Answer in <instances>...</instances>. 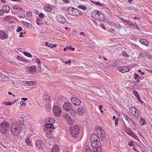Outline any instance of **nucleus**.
I'll return each mask as SVG.
<instances>
[{
  "instance_id": "1",
  "label": "nucleus",
  "mask_w": 152,
  "mask_h": 152,
  "mask_svg": "<svg viewBox=\"0 0 152 152\" xmlns=\"http://www.w3.org/2000/svg\"><path fill=\"white\" fill-rule=\"evenodd\" d=\"M21 130L20 126L18 123H13L10 127L11 133L13 135L17 136L20 133Z\"/></svg>"
},
{
  "instance_id": "2",
  "label": "nucleus",
  "mask_w": 152,
  "mask_h": 152,
  "mask_svg": "<svg viewBox=\"0 0 152 152\" xmlns=\"http://www.w3.org/2000/svg\"><path fill=\"white\" fill-rule=\"evenodd\" d=\"M90 141L92 147H95L100 145V139L97 134H94L91 135Z\"/></svg>"
},
{
  "instance_id": "3",
  "label": "nucleus",
  "mask_w": 152,
  "mask_h": 152,
  "mask_svg": "<svg viewBox=\"0 0 152 152\" xmlns=\"http://www.w3.org/2000/svg\"><path fill=\"white\" fill-rule=\"evenodd\" d=\"M9 127V124L4 121L0 125V131L1 133L5 134L8 131Z\"/></svg>"
},
{
  "instance_id": "4",
  "label": "nucleus",
  "mask_w": 152,
  "mask_h": 152,
  "mask_svg": "<svg viewBox=\"0 0 152 152\" xmlns=\"http://www.w3.org/2000/svg\"><path fill=\"white\" fill-rule=\"evenodd\" d=\"M70 133L73 137H77L79 136V128L77 125L70 127Z\"/></svg>"
},
{
  "instance_id": "5",
  "label": "nucleus",
  "mask_w": 152,
  "mask_h": 152,
  "mask_svg": "<svg viewBox=\"0 0 152 152\" xmlns=\"http://www.w3.org/2000/svg\"><path fill=\"white\" fill-rule=\"evenodd\" d=\"M53 112L56 116L58 117L60 116L61 113V110L58 106H54L53 107Z\"/></svg>"
},
{
  "instance_id": "6",
  "label": "nucleus",
  "mask_w": 152,
  "mask_h": 152,
  "mask_svg": "<svg viewBox=\"0 0 152 152\" xmlns=\"http://www.w3.org/2000/svg\"><path fill=\"white\" fill-rule=\"evenodd\" d=\"M73 106V105L71 103L68 102H66L64 103L63 105V107L64 110L69 112L71 110H72Z\"/></svg>"
},
{
  "instance_id": "7",
  "label": "nucleus",
  "mask_w": 152,
  "mask_h": 152,
  "mask_svg": "<svg viewBox=\"0 0 152 152\" xmlns=\"http://www.w3.org/2000/svg\"><path fill=\"white\" fill-rule=\"evenodd\" d=\"M67 12L69 15L73 16H77L78 12V10L72 7H69Z\"/></svg>"
},
{
  "instance_id": "8",
  "label": "nucleus",
  "mask_w": 152,
  "mask_h": 152,
  "mask_svg": "<svg viewBox=\"0 0 152 152\" xmlns=\"http://www.w3.org/2000/svg\"><path fill=\"white\" fill-rule=\"evenodd\" d=\"M71 100L72 103L75 105H80L81 103L80 100L76 98L72 97Z\"/></svg>"
},
{
  "instance_id": "9",
  "label": "nucleus",
  "mask_w": 152,
  "mask_h": 152,
  "mask_svg": "<svg viewBox=\"0 0 152 152\" xmlns=\"http://www.w3.org/2000/svg\"><path fill=\"white\" fill-rule=\"evenodd\" d=\"M64 118L66 119L67 123L70 125L72 124L74 122V120L71 118L69 115L67 114H65L64 116Z\"/></svg>"
},
{
  "instance_id": "10",
  "label": "nucleus",
  "mask_w": 152,
  "mask_h": 152,
  "mask_svg": "<svg viewBox=\"0 0 152 152\" xmlns=\"http://www.w3.org/2000/svg\"><path fill=\"white\" fill-rule=\"evenodd\" d=\"M101 143L100 145H98L95 147H92V151L93 152H101L102 151V148L101 146Z\"/></svg>"
},
{
  "instance_id": "11",
  "label": "nucleus",
  "mask_w": 152,
  "mask_h": 152,
  "mask_svg": "<svg viewBox=\"0 0 152 152\" xmlns=\"http://www.w3.org/2000/svg\"><path fill=\"white\" fill-rule=\"evenodd\" d=\"M101 14V12L98 10L95 11L92 14V16L95 19L98 20L99 19V14Z\"/></svg>"
},
{
  "instance_id": "12",
  "label": "nucleus",
  "mask_w": 152,
  "mask_h": 152,
  "mask_svg": "<svg viewBox=\"0 0 152 152\" xmlns=\"http://www.w3.org/2000/svg\"><path fill=\"white\" fill-rule=\"evenodd\" d=\"M57 19L58 21L61 23H65L66 21L63 15H58L57 17Z\"/></svg>"
},
{
  "instance_id": "13",
  "label": "nucleus",
  "mask_w": 152,
  "mask_h": 152,
  "mask_svg": "<svg viewBox=\"0 0 152 152\" xmlns=\"http://www.w3.org/2000/svg\"><path fill=\"white\" fill-rule=\"evenodd\" d=\"M35 145L38 148L41 149L43 147V143L42 140H37L36 141Z\"/></svg>"
},
{
  "instance_id": "14",
  "label": "nucleus",
  "mask_w": 152,
  "mask_h": 152,
  "mask_svg": "<svg viewBox=\"0 0 152 152\" xmlns=\"http://www.w3.org/2000/svg\"><path fill=\"white\" fill-rule=\"evenodd\" d=\"M78 110L79 114L80 115H82L85 113L86 109L84 107H80L78 108Z\"/></svg>"
},
{
  "instance_id": "15",
  "label": "nucleus",
  "mask_w": 152,
  "mask_h": 152,
  "mask_svg": "<svg viewBox=\"0 0 152 152\" xmlns=\"http://www.w3.org/2000/svg\"><path fill=\"white\" fill-rule=\"evenodd\" d=\"M118 69L122 73H124L125 72H127L129 71V68L126 66H121L119 67Z\"/></svg>"
},
{
  "instance_id": "16",
  "label": "nucleus",
  "mask_w": 152,
  "mask_h": 152,
  "mask_svg": "<svg viewBox=\"0 0 152 152\" xmlns=\"http://www.w3.org/2000/svg\"><path fill=\"white\" fill-rule=\"evenodd\" d=\"M7 38V34L2 30L0 31V38L2 39H6Z\"/></svg>"
},
{
  "instance_id": "17",
  "label": "nucleus",
  "mask_w": 152,
  "mask_h": 152,
  "mask_svg": "<svg viewBox=\"0 0 152 152\" xmlns=\"http://www.w3.org/2000/svg\"><path fill=\"white\" fill-rule=\"evenodd\" d=\"M8 77L0 73V81L4 82L8 80Z\"/></svg>"
},
{
  "instance_id": "18",
  "label": "nucleus",
  "mask_w": 152,
  "mask_h": 152,
  "mask_svg": "<svg viewBox=\"0 0 152 152\" xmlns=\"http://www.w3.org/2000/svg\"><path fill=\"white\" fill-rule=\"evenodd\" d=\"M46 129H54V127L53 124L51 123H47L45 125Z\"/></svg>"
},
{
  "instance_id": "19",
  "label": "nucleus",
  "mask_w": 152,
  "mask_h": 152,
  "mask_svg": "<svg viewBox=\"0 0 152 152\" xmlns=\"http://www.w3.org/2000/svg\"><path fill=\"white\" fill-rule=\"evenodd\" d=\"M43 98L47 103H50V99L48 95H45L43 96Z\"/></svg>"
},
{
  "instance_id": "20",
  "label": "nucleus",
  "mask_w": 152,
  "mask_h": 152,
  "mask_svg": "<svg viewBox=\"0 0 152 152\" xmlns=\"http://www.w3.org/2000/svg\"><path fill=\"white\" fill-rule=\"evenodd\" d=\"M2 10L5 12H8L10 10V7L7 6H4L2 8Z\"/></svg>"
},
{
  "instance_id": "21",
  "label": "nucleus",
  "mask_w": 152,
  "mask_h": 152,
  "mask_svg": "<svg viewBox=\"0 0 152 152\" xmlns=\"http://www.w3.org/2000/svg\"><path fill=\"white\" fill-rule=\"evenodd\" d=\"M45 9L46 11L50 12L52 10V8L49 4L46 5L45 7Z\"/></svg>"
},
{
  "instance_id": "22",
  "label": "nucleus",
  "mask_w": 152,
  "mask_h": 152,
  "mask_svg": "<svg viewBox=\"0 0 152 152\" xmlns=\"http://www.w3.org/2000/svg\"><path fill=\"white\" fill-rule=\"evenodd\" d=\"M58 148L57 145H55L52 148L51 152H59Z\"/></svg>"
},
{
  "instance_id": "23",
  "label": "nucleus",
  "mask_w": 152,
  "mask_h": 152,
  "mask_svg": "<svg viewBox=\"0 0 152 152\" xmlns=\"http://www.w3.org/2000/svg\"><path fill=\"white\" fill-rule=\"evenodd\" d=\"M140 42L141 43L146 46L148 45V41L145 39H140Z\"/></svg>"
},
{
  "instance_id": "24",
  "label": "nucleus",
  "mask_w": 152,
  "mask_h": 152,
  "mask_svg": "<svg viewBox=\"0 0 152 152\" xmlns=\"http://www.w3.org/2000/svg\"><path fill=\"white\" fill-rule=\"evenodd\" d=\"M134 117L138 120L139 121L140 120V114H139V110H138L136 111L135 113H134Z\"/></svg>"
},
{
  "instance_id": "25",
  "label": "nucleus",
  "mask_w": 152,
  "mask_h": 152,
  "mask_svg": "<svg viewBox=\"0 0 152 152\" xmlns=\"http://www.w3.org/2000/svg\"><path fill=\"white\" fill-rule=\"evenodd\" d=\"M28 68L29 69H30L31 73L34 72L36 71V67L35 66L30 67H28Z\"/></svg>"
},
{
  "instance_id": "26",
  "label": "nucleus",
  "mask_w": 152,
  "mask_h": 152,
  "mask_svg": "<svg viewBox=\"0 0 152 152\" xmlns=\"http://www.w3.org/2000/svg\"><path fill=\"white\" fill-rule=\"evenodd\" d=\"M137 110L134 107H131L129 108L130 112L132 115H134L133 113H135Z\"/></svg>"
},
{
  "instance_id": "27",
  "label": "nucleus",
  "mask_w": 152,
  "mask_h": 152,
  "mask_svg": "<svg viewBox=\"0 0 152 152\" xmlns=\"http://www.w3.org/2000/svg\"><path fill=\"white\" fill-rule=\"evenodd\" d=\"M99 19L98 20L100 21H103L104 20V17L103 14H102L101 12V14H99Z\"/></svg>"
},
{
  "instance_id": "28",
  "label": "nucleus",
  "mask_w": 152,
  "mask_h": 152,
  "mask_svg": "<svg viewBox=\"0 0 152 152\" xmlns=\"http://www.w3.org/2000/svg\"><path fill=\"white\" fill-rule=\"evenodd\" d=\"M50 103H48L46 102L45 105V108L46 110L49 111L50 110Z\"/></svg>"
},
{
  "instance_id": "29",
  "label": "nucleus",
  "mask_w": 152,
  "mask_h": 152,
  "mask_svg": "<svg viewBox=\"0 0 152 152\" xmlns=\"http://www.w3.org/2000/svg\"><path fill=\"white\" fill-rule=\"evenodd\" d=\"M36 22L37 24L39 26H41L43 24V23L42 21V20L40 19H37L36 20Z\"/></svg>"
},
{
  "instance_id": "30",
  "label": "nucleus",
  "mask_w": 152,
  "mask_h": 152,
  "mask_svg": "<svg viewBox=\"0 0 152 152\" xmlns=\"http://www.w3.org/2000/svg\"><path fill=\"white\" fill-rule=\"evenodd\" d=\"M25 142H26V144L28 145H29L30 146L31 145L32 141L29 138H27L26 139Z\"/></svg>"
},
{
  "instance_id": "31",
  "label": "nucleus",
  "mask_w": 152,
  "mask_h": 152,
  "mask_svg": "<svg viewBox=\"0 0 152 152\" xmlns=\"http://www.w3.org/2000/svg\"><path fill=\"white\" fill-rule=\"evenodd\" d=\"M17 58L18 60H21L23 62H25L26 63H28L29 62L28 60L24 59L20 56H18L17 57Z\"/></svg>"
},
{
  "instance_id": "32",
  "label": "nucleus",
  "mask_w": 152,
  "mask_h": 152,
  "mask_svg": "<svg viewBox=\"0 0 152 152\" xmlns=\"http://www.w3.org/2000/svg\"><path fill=\"white\" fill-rule=\"evenodd\" d=\"M23 24L25 27L27 28H31V27L32 26L30 23L23 21Z\"/></svg>"
},
{
  "instance_id": "33",
  "label": "nucleus",
  "mask_w": 152,
  "mask_h": 152,
  "mask_svg": "<svg viewBox=\"0 0 152 152\" xmlns=\"http://www.w3.org/2000/svg\"><path fill=\"white\" fill-rule=\"evenodd\" d=\"M128 129H126V132L130 135L132 136V134H134V132L131 130V129L127 127Z\"/></svg>"
},
{
  "instance_id": "34",
  "label": "nucleus",
  "mask_w": 152,
  "mask_h": 152,
  "mask_svg": "<svg viewBox=\"0 0 152 152\" xmlns=\"http://www.w3.org/2000/svg\"><path fill=\"white\" fill-rule=\"evenodd\" d=\"M140 123L142 125H145L146 124V121L145 119L144 118H142L141 117H140Z\"/></svg>"
},
{
  "instance_id": "35",
  "label": "nucleus",
  "mask_w": 152,
  "mask_h": 152,
  "mask_svg": "<svg viewBox=\"0 0 152 152\" xmlns=\"http://www.w3.org/2000/svg\"><path fill=\"white\" fill-rule=\"evenodd\" d=\"M91 2H92V3H93V4H96V5H98V6H103L102 4V3H100L99 2H96V1H91Z\"/></svg>"
},
{
  "instance_id": "36",
  "label": "nucleus",
  "mask_w": 152,
  "mask_h": 152,
  "mask_svg": "<svg viewBox=\"0 0 152 152\" xmlns=\"http://www.w3.org/2000/svg\"><path fill=\"white\" fill-rule=\"evenodd\" d=\"M45 130H47V136L48 137L49 135L51 133L52 131H53V129H48L46 130V129Z\"/></svg>"
},
{
  "instance_id": "37",
  "label": "nucleus",
  "mask_w": 152,
  "mask_h": 152,
  "mask_svg": "<svg viewBox=\"0 0 152 152\" xmlns=\"http://www.w3.org/2000/svg\"><path fill=\"white\" fill-rule=\"evenodd\" d=\"M13 17L10 16H6L5 17L4 20L6 21H8L10 19H12Z\"/></svg>"
},
{
  "instance_id": "38",
  "label": "nucleus",
  "mask_w": 152,
  "mask_h": 152,
  "mask_svg": "<svg viewBox=\"0 0 152 152\" xmlns=\"http://www.w3.org/2000/svg\"><path fill=\"white\" fill-rule=\"evenodd\" d=\"M23 53L25 56L28 57H31L32 56L31 54L28 52H23Z\"/></svg>"
},
{
  "instance_id": "39",
  "label": "nucleus",
  "mask_w": 152,
  "mask_h": 152,
  "mask_svg": "<svg viewBox=\"0 0 152 152\" xmlns=\"http://www.w3.org/2000/svg\"><path fill=\"white\" fill-rule=\"evenodd\" d=\"M45 45L49 47H50V48H52L53 47V45H52V44H49V42H45Z\"/></svg>"
},
{
  "instance_id": "40",
  "label": "nucleus",
  "mask_w": 152,
  "mask_h": 152,
  "mask_svg": "<svg viewBox=\"0 0 152 152\" xmlns=\"http://www.w3.org/2000/svg\"><path fill=\"white\" fill-rule=\"evenodd\" d=\"M78 8L82 9L83 10H86V7L83 5H79L77 6Z\"/></svg>"
},
{
  "instance_id": "41",
  "label": "nucleus",
  "mask_w": 152,
  "mask_h": 152,
  "mask_svg": "<svg viewBox=\"0 0 152 152\" xmlns=\"http://www.w3.org/2000/svg\"><path fill=\"white\" fill-rule=\"evenodd\" d=\"M124 117L125 119L128 121L130 123L131 121V120L130 119L128 116L125 115H124Z\"/></svg>"
},
{
  "instance_id": "42",
  "label": "nucleus",
  "mask_w": 152,
  "mask_h": 152,
  "mask_svg": "<svg viewBox=\"0 0 152 152\" xmlns=\"http://www.w3.org/2000/svg\"><path fill=\"white\" fill-rule=\"evenodd\" d=\"M15 102V101H14V102L12 103L11 102H4V104L5 105H11V104L14 103Z\"/></svg>"
},
{
  "instance_id": "43",
  "label": "nucleus",
  "mask_w": 152,
  "mask_h": 152,
  "mask_svg": "<svg viewBox=\"0 0 152 152\" xmlns=\"http://www.w3.org/2000/svg\"><path fill=\"white\" fill-rule=\"evenodd\" d=\"M25 82L26 83V84H28V85L29 86L33 85L34 83V81H27Z\"/></svg>"
},
{
  "instance_id": "44",
  "label": "nucleus",
  "mask_w": 152,
  "mask_h": 152,
  "mask_svg": "<svg viewBox=\"0 0 152 152\" xmlns=\"http://www.w3.org/2000/svg\"><path fill=\"white\" fill-rule=\"evenodd\" d=\"M36 61L38 64V65L37 67H39L40 66L41 64L40 61L38 58H37L36 60Z\"/></svg>"
},
{
  "instance_id": "45",
  "label": "nucleus",
  "mask_w": 152,
  "mask_h": 152,
  "mask_svg": "<svg viewBox=\"0 0 152 152\" xmlns=\"http://www.w3.org/2000/svg\"><path fill=\"white\" fill-rule=\"evenodd\" d=\"M71 110H70V111H69L68 112H70L72 116L74 115L75 113V111L74 110L73 108H72V109Z\"/></svg>"
},
{
  "instance_id": "46",
  "label": "nucleus",
  "mask_w": 152,
  "mask_h": 152,
  "mask_svg": "<svg viewBox=\"0 0 152 152\" xmlns=\"http://www.w3.org/2000/svg\"><path fill=\"white\" fill-rule=\"evenodd\" d=\"M122 55L124 57H129V56L125 52L123 51L122 53Z\"/></svg>"
},
{
  "instance_id": "47",
  "label": "nucleus",
  "mask_w": 152,
  "mask_h": 152,
  "mask_svg": "<svg viewBox=\"0 0 152 152\" xmlns=\"http://www.w3.org/2000/svg\"><path fill=\"white\" fill-rule=\"evenodd\" d=\"M133 94L135 95L136 97L137 98L140 97L139 94L136 91H133Z\"/></svg>"
},
{
  "instance_id": "48",
  "label": "nucleus",
  "mask_w": 152,
  "mask_h": 152,
  "mask_svg": "<svg viewBox=\"0 0 152 152\" xmlns=\"http://www.w3.org/2000/svg\"><path fill=\"white\" fill-rule=\"evenodd\" d=\"M101 140H103V139H104L106 138V136L105 134H103L102 133H101Z\"/></svg>"
},
{
  "instance_id": "49",
  "label": "nucleus",
  "mask_w": 152,
  "mask_h": 152,
  "mask_svg": "<svg viewBox=\"0 0 152 152\" xmlns=\"http://www.w3.org/2000/svg\"><path fill=\"white\" fill-rule=\"evenodd\" d=\"M126 23L128 26H131L132 23L131 22L127 20H126Z\"/></svg>"
},
{
  "instance_id": "50",
  "label": "nucleus",
  "mask_w": 152,
  "mask_h": 152,
  "mask_svg": "<svg viewBox=\"0 0 152 152\" xmlns=\"http://www.w3.org/2000/svg\"><path fill=\"white\" fill-rule=\"evenodd\" d=\"M39 17L41 18H44V15L43 13H41L39 14Z\"/></svg>"
},
{
  "instance_id": "51",
  "label": "nucleus",
  "mask_w": 152,
  "mask_h": 152,
  "mask_svg": "<svg viewBox=\"0 0 152 152\" xmlns=\"http://www.w3.org/2000/svg\"><path fill=\"white\" fill-rule=\"evenodd\" d=\"M26 15L28 17H31L32 15V13L30 12H28L26 13Z\"/></svg>"
},
{
  "instance_id": "52",
  "label": "nucleus",
  "mask_w": 152,
  "mask_h": 152,
  "mask_svg": "<svg viewBox=\"0 0 152 152\" xmlns=\"http://www.w3.org/2000/svg\"><path fill=\"white\" fill-rule=\"evenodd\" d=\"M25 15L23 13H20L19 15V17L21 18H24Z\"/></svg>"
},
{
  "instance_id": "53",
  "label": "nucleus",
  "mask_w": 152,
  "mask_h": 152,
  "mask_svg": "<svg viewBox=\"0 0 152 152\" xmlns=\"http://www.w3.org/2000/svg\"><path fill=\"white\" fill-rule=\"evenodd\" d=\"M22 30V28L20 26H18V29L17 30V32H20Z\"/></svg>"
},
{
  "instance_id": "54",
  "label": "nucleus",
  "mask_w": 152,
  "mask_h": 152,
  "mask_svg": "<svg viewBox=\"0 0 152 152\" xmlns=\"http://www.w3.org/2000/svg\"><path fill=\"white\" fill-rule=\"evenodd\" d=\"M20 103L22 106H25L26 105V104L23 101H21L20 102Z\"/></svg>"
},
{
  "instance_id": "55",
  "label": "nucleus",
  "mask_w": 152,
  "mask_h": 152,
  "mask_svg": "<svg viewBox=\"0 0 152 152\" xmlns=\"http://www.w3.org/2000/svg\"><path fill=\"white\" fill-rule=\"evenodd\" d=\"M131 122L132 123V124H131V126H133L135 125L136 124L134 121L132 120Z\"/></svg>"
},
{
  "instance_id": "56",
  "label": "nucleus",
  "mask_w": 152,
  "mask_h": 152,
  "mask_svg": "<svg viewBox=\"0 0 152 152\" xmlns=\"http://www.w3.org/2000/svg\"><path fill=\"white\" fill-rule=\"evenodd\" d=\"M132 136H133L135 139L137 140H139L138 137L134 133V134H132Z\"/></svg>"
},
{
  "instance_id": "57",
  "label": "nucleus",
  "mask_w": 152,
  "mask_h": 152,
  "mask_svg": "<svg viewBox=\"0 0 152 152\" xmlns=\"http://www.w3.org/2000/svg\"><path fill=\"white\" fill-rule=\"evenodd\" d=\"M139 72H140L141 74L142 75H144L145 74V73L144 72H142L140 69H139L138 71Z\"/></svg>"
},
{
  "instance_id": "58",
  "label": "nucleus",
  "mask_w": 152,
  "mask_h": 152,
  "mask_svg": "<svg viewBox=\"0 0 152 152\" xmlns=\"http://www.w3.org/2000/svg\"><path fill=\"white\" fill-rule=\"evenodd\" d=\"M139 77V75L138 74H136L134 75V79L136 80L137 78Z\"/></svg>"
},
{
  "instance_id": "59",
  "label": "nucleus",
  "mask_w": 152,
  "mask_h": 152,
  "mask_svg": "<svg viewBox=\"0 0 152 152\" xmlns=\"http://www.w3.org/2000/svg\"><path fill=\"white\" fill-rule=\"evenodd\" d=\"M21 119H22V120L21 119V122H20V124H22V125H23V123H24V120L23 119V118L21 117Z\"/></svg>"
},
{
  "instance_id": "60",
  "label": "nucleus",
  "mask_w": 152,
  "mask_h": 152,
  "mask_svg": "<svg viewBox=\"0 0 152 152\" xmlns=\"http://www.w3.org/2000/svg\"><path fill=\"white\" fill-rule=\"evenodd\" d=\"M51 121L50 122V123H51V124H53V123H54L55 122V121L54 119H53L52 118H51Z\"/></svg>"
},
{
  "instance_id": "61",
  "label": "nucleus",
  "mask_w": 152,
  "mask_h": 152,
  "mask_svg": "<svg viewBox=\"0 0 152 152\" xmlns=\"http://www.w3.org/2000/svg\"><path fill=\"white\" fill-rule=\"evenodd\" d=\"M133 142H130L129 143V145L130 146H132L133 145Z\"/></svg>"
},
{
  "instance_id": "62",
  "label": "nucleus",
  "mask_w": 152,
  "mask_h": 152,
  "mask_svg": "<svg viewBox=\"0 0 152 152\" xmlns=\"http://www.w3.org/2000/svg\"><path fill=\"white\" fill-rule=\"evenodd\" d=\"M120 20L122 21V22H126V20H125L123 18H120Z\"/></svg>"
},
{
  "instance_id": "63",
  "label": "nucleus",
  "mask_w": 152,
  "mask_h": 152,
  "mask_svg": "<svg viewBox=\"0 0 152 152\" xmlns=\"http://www.w3.org/2000/svg\"><path fill=\"white\" fill-rule=\"evenodd\" d=\"M137 99H138V101H139L140 102L141 104H142V103L143 102L141 100V99L140 98V97L137 98Z\"/></svg>"
},
{
  "instance_id": "64",
  "label": "nucleus",
  "mask_w": 152,
  "mask_h": 152,
  "mask_svg": "<svg viewBox=\"0 0 152 152\" xmlns=\"http://www.w3.org/2000/svg\"><path fill=\"white\" fill-rule=\"evenodd\" d=\"M69 49L73 51H74L75 50V48H72L71 46L69 47Z\"/></svg>"
}]
</instances>
